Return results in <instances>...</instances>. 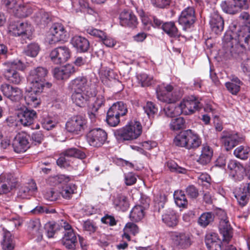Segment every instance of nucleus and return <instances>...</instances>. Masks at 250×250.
I'll use <instances>...</instances> for the list:
<instances>
[{
	"instance_id": "nucleus-62",
	"label": "nucleus",
	"mask_w": 250,
	"mask_h": 250,
	"mask_svg": "<svg viewBox=\"0 0 250 250\" xmlns=\"http://www.w3.org/2000/svg\"><path fill=\"white\" fill-rule=\"evenodd\" d=\"M42 127L49 130L55 127L54 122L49 118H43L41 121Z\"/></svg>"
},
{
	"instance_id": "nucleus-32",
	"label": "nucleus",
	"mask_w": 250,
	"mask_h": 250,
	"mask_svg": "<svg viewBox=\"0 0 250 250\" xmlns=\"http://www.w3.org/2000/svg\"><path fill=\"white\" fill-rule=\"evenodd\" d=\"M71 97L73 103L80 107L85 106L89 99L85 92H73Z\"/></svg>"
},
{
	"instance_id": "nucleus-14",
	"label": "nucleus",
	"mask_w": 250,
	"mask_h": 250,
	"mask_svg": "<svg viewBox=\"0 0 250 250\" xmlns=\"http://www.w3.org/2000/svg\"><path fill=\"white\" fill-rule=\"evenodd\" d=\"M18 117L23 125L29 126L33 123L37 115L35 110L23 106L19 111Z\"/></svg>"
},
{
	"instance_id": "nucleus-13",
	"label": "nucleus",
	"mask_w": 250,
	"mask_h": 250,
	"mask_svg": "<svg viewBox=\"0 0 250 250\" xmlns=\"http://www.w3.org/2000/svg\"><path fill=\"white\" fill-rule=\"evenodd\" d=\"M17 181L11 174H3L0 176V194H6L15 188Z\"/></svg>"
},
{
	"instance_id": "nucleus-7",
	"label": "nucleus",
	"mask_w": 250,
	"mask_h": 250,
	"mask_svg": "<svg viewBox=\"0 0 250 250\" xmlns=\"http://www.w3.org/2000/svg\"><path fill=\"white\" fill-rule=\"evenodd\" d=\"M107 137L106 132L100 128L90 130L86 135L88 143L94 147L102 146L106 140Z\"/></svg>"
},
{
	"instance_id": "nucleus-21",
	"label": "nucleus",
	"mask_w": 250,
	"mask_h": 250,
	"mask_svg": "<svg viewBox=\"0 0 250 250\" xmlns=\"http://www.w3.org/2000/svg\"><path fill=\"white\" fill-rule=\"evenodd\" d=\"M69 88L72 92H85L88 88L87 79L83 76L78 77L70 82Z\"/></svg>"
},
{
	"instance_id": "nucleus-63",
	"label": "nucleus",
	"mask_w": 250,
	"mask_h": 250,
	"mask_svg": "<svg viewBox=\"0 0 250 250\" xmlns=\"http://www.w3.org/2000/svg\"><path fill=\"white\" fill-rule=\"evenodd\" d=\"M125 231L135 235L139 232V229L136 224L133 223H128L125 226Z\"/></svg>"
},
{
	"instance_id": "nucleus-58",
	"label": "nucleus",
	"mask_w": 250,
	"mask_h": 250,
	"mask_svg": "<svg viewBox=\"0 0 250 250\" xmlns=\"http://www.w3.org/2000/svg\"><path fill=\"white\" fill-rule=\"evenodd\" d=\"M186 192L191 198L195 199L199 195L198 189L193 185L188 186L186 189Z\"/></svg>"
},
{
	"instance_id": "nucleus-47",
	"label": "nucleus",
	"mask_w": 250,
	"mask_h": 250,
	"mask_svg": "<svg viewBox=\"0 0 250 250\" xmlns=\"http://www.w3.org/2000/svg\"><path fill=\"white\" fill-rule=\"evenodd\" d=\"M106 121L110 126H116L120 123V116L109 109L107 112Z\"/></svg>"
},
{
	"instance_id": "nucleus-26",
	"label": "nucleus",
	"mask_w": 250,
	"mask_h": 250,
	"mask_svg": "<svg viewBox=\"0 0 250 250\" xmlns=\"http://www.w3.org/2000/svg\"><path fill=\"white\" fill-rule=\"evenodd\" d=\"M205 243L209 250H222V241L218 238L216 233L207 234L206 236Z\"/></svg>"
},
{
	"instance_id": "nucleus-60",
	"label": "nucleus",
	"mask_w": 250,
	"mask_h": 250,
	"mask_svg": "<svg viewBox=\"0 0 250 250\" xmlns=\"http://www.w3.org/2000/svg\"><path fill=\"white\" fill-rule=\"evenodd\" d=\"M69 158L64 156L63 153H62L60 155V157L57 161V165L61 167H68L70 165V161Z\"/></svg>"
},
{
	"instance_id": "nucleus-56",
	"label": "nucleus",
	"mask_w": 250,
	"mask_h": 250,
	"mask_svg": "<svg viewBox=\"0 0 250 250\" xmlns=\"http://www.w3.org/2000/svg\"><path fill=\"white\" fill-rule=\"evenodd\" d=\"M44 196L47 200L55 201L59 198V192L51 188L45 192Z\"/></svg>"
},
{
	"instance_id": "nucleus-51",
	"label": "nucleus",
	"mask_w": 250,
	"mask_h": 250,
	"mask_svg": "<svg viewBox=\"0 0 250 250\" xmlns=\"http://www.w3.org/2000/svg\"><path fill=\"white\" fill-rule=\"evenodd\" d=\"M145 112L147 114L149 118H153L154 115L157 113L158 109L154 104L151 102H148L144 106Z\"/></svg>"
},
{
	"instance_id": "nucleus-6",
	"label": "nucleus",
	"mask_w": 250,
	"mask_h": 250,
	"mask_svg": "<svg viewBox=\"0 0 250 250\" xmlns=\"http://www.w3.org/2000/svg\"><path fill=\"white\" fill-rule=\"evenodd\" d=\"M87 121L82 115L71 117L66 124V129L69 132L79 134L83 132L86 127Z\"/></svg>"
},
{
	"instance_id": "nucleus-29",
	"label": "nucleus",
	"mask_w": 250,
	"mask_h": 250,
	"mask_svg": "<svg viewBox=\"0 0 250 250\" xmlns=\"http://www.w3.org/2000/svg\"><path fill=\"white\" fill-rule=\"evenodd\" d=\"M148 204L144 206H135L131 210L130 213V219L135 222H138L142 220L145 215L144 210L148 207Z\"/></svg>"
},
{
	"instance_id": "nucleus-57",
	"label": "nucleus",
	"mask_w": 250,
	"mask_h": 250,
	"mask_svg": "<svg viewBox=\"0 0 250 250\" xmlns=\"http://www.w3.org/2000/svg\"><path fill=\"white\" fill-rule=\"evenodd\" d=\"M44 136L41 131H37L31 134V140L36 145L40 144L43 140Z\"/></svg>"
},
{
	"instance_id": "nucleus-16",
	"label": "nucleus",
	"mask_w": 250,
	"mask_h": 250,
	"mask_svg": "<svg viewBox=\"0 0 250 250\" xmlns=\"http://www.w3.org/2000/svg\"><path fill=\"white\" fill-rule=\"evenodd\" d=\"M228 168L230 170V174L235 181H241L244 179L246 168L236 160L229 161Z\"/></svg>"
},
{
	"instance_id": "nucleus-30",
	"label": "nucleus",
	"mask_w": 250,
	"mask_h": 250,
	"mask_svg": "<svg viewBox=\"0 0 250 250\" xmlns=\"http://www.w3.org/2000/svg\"><path fill=\"white\" fill-rule=\"evenodd\" d=\"M242 84L243 82L237 77L232 76L230 82L226 83L225 86L230 93L233 95H236L239 92L240 86Z\"/></svg>"
},
{
	"instance_id": "nucleus-17",
	"label": "nucleus",
	"mask_w": 250,
	"mask_h": 250,
	"mask_svg": "<svg viewBox=\"0 0 250 250\" xmlns=\"http://www.w3.org/2000/svg\"><path fill=\"white\" fill-rule=\"evenodd\" d=\"M222 143L226 147L227 151L235 146L243 139L240 138L237 133L231 134L230 132L223 131L221 137Z\"/></svg>"
},
{
	"instance_id": "nucleus-49",
	"label": "nucleus",
	"mask_w": 250,
	"mask_h": 250,
	"mask_svg": "<svg viewBox=\"0 0 250 250\" xmlns=\"http://www.w3.org/2000/svg\"><path fill=\"white\" fill-rule=\"evenodd\" d=\"M185 120L183 117L176 118L171 120L170 124V129L178 130L185 127Z\"/></svg>"
},
{
	"instance_id": "nucleus-37",
	"label": "nucleus",
	"mask_w": 250,
	"mask_h": 250,
	"mask_svg": "<svg viewBox=\"0 0 250 250\" xmlns=\"http://www.w3.org/2000/svg\"><path fill=\"white\" fill-rule=\"evenodd\" d=\"M162 220L167 226L171 227L176 226L178 223V216L173 211L163 215Z\"/></svg>"
},
{
	"instance_id": "nucleus-41",
	"label": "nucleus",
	"mask_w": 250,
	"mask_h": 250,
	"mask_svg": "<svg viewBox=\"0 0 250 250\" xmlns=\"http://www.w3.org/2000/svg\"><path fill=\"white\" fill-rule=\"evenodd\" d=\"M5 6L10 14H13L14 16H18L20 14L19 11L21 7V5L18 4L15 0H5ZM22 8H24V7H22Z\"/></svg>"
},
{
	"instance_id": "nucleus-12",
	"label": "nucleus",
	"mask_w": 250,
	"mask_h": 250,
	"mask_svg": "<svg viewBox=\"0 0 250 250\" xmlns=\"http://www.w3.org/2000/svg\"><path fill=\"white\" fill-rule=\"evenodd\" d=\"M0 89L3 95L12 102H19L22 98V92L17 87L4 83L1 84Z\"/></svg>"
},
{
	"instance_id": "nucleus-39",
	"label": "nucleus",
	"mask_w": 250,
	"mask_h": 250,
	"mask_svg": "<svg viewBox=\"0 0 250 250\" xmlns=\"http://www.w3.org/2000/svg\"><path fill=\"white\" fill-rule=\"evenodd\" d=\"M221 6L224 12L231 15L236 14L242 8L241 5H238L236 3L235 4H230L226 1H223L221 4Z\"/></svg>"
},
{
	"instance_id": "nucleus-52",
	"label": "nucleus",
	"mask_w": 250,
	"mask_h": 250,
	"mask_svg": "<svg viewBox=\"0 0 250 250\" xmlns=\"http://www.w3.org/2000/svg\"><path fill=\"white\" fill-rule=\"evenodd\" d=\"M138 80L143 87L150 86L153 83L152 77L145 73L138 75Z\"/></svg>"
},
{
	"instance_id": "nucleus-5",
	"label": "nucleus",
	"mask_w": 250,
	"mask_h": 250,
	"mask_svg": "<svg viewBox=\"0 0 250 250\" xmlns=\"http://www.w3.org/2000/svg\"><path fill=\"white\" fill-rule=\"evenodd\" d=\"M4 74L6 79L15 84L20 83L21 81V77L16 70L23 69V63L20 60H16L4 63Z\"/></svg>"
},
{
	"instance_id": "nucleus-34",
	"label": "nucleus",
	"mask_w": 250,
	"mask_h": 250,
	"mask_svg": "<svg viewBox=\"0 0 250 250\" xmlns=\"http://www.w3.org/2000/svg\"><path fill=\"white\" fill-rule=\"evenodd\" d=\"M209 23L212 31L216 34L220 33L224 29V21L222 17H211Z\"/></svg>"
},
{
	"instance_id": "nucleus-61",
	"label": "nucleus",
	"mask_w": 250,
	"mask_h": 250,
	"mask_svg": "<svg viewBox=\"0 0 250 250\" xmlns=\"http://www.w3.org/2000/svg\"><path fill=\"white\" fill-rule=\"evenodd\" d=\"M190 17H179V23L184 25L186 28H189L195 22V19L191 18V19H188Z\"/></svg>"
},
{
	"instance_id": "nucleus-11",
	"label": "nucleus",
	"mask_w": 250,
	"mask_h": 250,
	"mask_svg": "<svg viewBox=\"0 0 250 250\" xmlns=\"http://www.w3.org/2000/svg\"><path fill=\"white\" fill-rule=\"evenodd\" d=\"M180 105L183 114L190 115L201 108L203 104L197 98L191 96L184 100Z\"/></svg>"
},
{
	"instance_id": "nucleus-1",
	"label": "nucleus",
	"mask_w": 250,
	"mask_h": 250,
	"mask_svg": "<svg viewBox=\"0 0 250 250\" xmlns=\"http://www.w3.org/2000/svg\"><path fill=\"white\" fill-rule=\"evenodd\" d=\"M241 29L236 31L237 25L232 23L231 31L224 37L223 48L227 57L236 58L242 47L250 50V17H239Z\"/></svg>"
},
{
	"instance_id": "nucleus-42",
	"label": "nucleus",
	"mask_w": 250,
	"mask_h": 250,
	"mask_svg": "<svg viewBox=\"0 0 250 250\" xmlns=\"http://www.w3.org/2000/svg\"><path fill=\"white\" fill-rule=\"evenodd\" d=\"M173 195L175 204L177 206L185 208L187 206L188 200L183 191H176Z\"/></svg>"
},
{
	"instance_id": "nucleus-54",
	"label": "nucleus",
	"mask_w": 250,
	"mask_h": 250,
	"mask_svg": "<svg viewBox=\"0 0 250 250\" xmlns=\"http://www.w3.org/2000/svg\"><path fill=\"white\" fill-rule=\"evenodd\" d=\"M172 0H150L152 5L157 8L165 9L167 8Z\"/></svg>"
},
{
	"instance_id": "nucleus-24",
	"label": "nucleus",
	"mask_w": 250,
	"mask_h": 250,
	"mask_svg": "<svg viewBox=\"0 0 250 250\" xmlns=\"http://www.w3.org/2000/svg\"><path fill=\"white\" fill-rule=\"evenodd\" d=\"M213 156V149L208 145L205 144L202 146L201 153L197 162L203 166L208 165Z\"/></svg>"
},
{
	"instance_id": "nucleus-27",
	"label": "nucleus",
	"mask_w": 250,
	"mask_h": 250,
	"mask_svg": "<svg viewBox=\"0 0 250 250\" xmlns=\"http://www.w3.org/2000/svg\"><path fill=\"white\" fill-rule=\"evenodd\" d=\"M28 28L30 27L27 23L15 21H11L9 26V32L15 36H20Z\"/></svg>"
},
{
	"instance_id": "nucleus-2",
	"label": "nucleus",
	"mask_w": 250,
	"mask_h": 250,
	"mask_svg": "<svg viewBox=\"0 0 250 250\" xmlns=\"http://www.w3.org/2000/svg\"><path fill=\"white\" fill-rule=\"evenodd\" d=\"M48 72V70L46 68L41 66L31 70L28 80L31 83L30 88L32 92H42L45 86L47 88L51 87V83L45 82Z\"/></svg>"
},
{
	"instance_id": "nucleus-43",
	"label": "nucleus",
	"mask_w": 250,
	"mask_h": 250,
	"mask_svg": "<svg viewBox=\"0 0 250 250\" xmlns=\"http://www.w3.org/2000/svg\"><path fill=\"white\" fill-rule=\"evenodd\" d=\"M76 190V187L74 184H69L62 188L61 191L59 192V195L61 194L62 197L65 199H69Z\"/></svg>"
},
{
	"instance_id": "nucleus-46",
	"label": "nucleus",
	"mask_w": 250,
	"mask_h": 250,
	"mask_svg": "<svg viewBox=\"0 0 250 250\" xmlns=\"http://www.w3.org/2000/svg\"><path fill=\"white\" fill-rule=\"evenodd\" d=\"M162 29L169 36L174 37L177 35L178 29L173 22H167L162 25Z\"/></svg>"
},
{
	"instance_id": "nucleus-59",
	"label": "nucleus",
	"mask_w": 250,
	"mask_h": 250,
	"mask_svg": "<svg viewBox=\"0 0 250 250\" xmlns=\"http://www.w3.org/2000/svg\"><path fill=\"white\" fill-rule=\"evenodd\" d=\"M86 32L88 34L98 37L100 39L105 37V33L104 32L100 30L93 28V27H88L86 29Z\"/></svg>"
},
{
	"instance_id": "nucleus-50",
	"label": "nucleus",
	"mask_w": 250,
	"mask_h": 250,
	"mask_svg": "<svg viewBox=\"0 0 250 250\" xmlns=\"http://www.w3.org/2000/svg\"><path fill=\"white\" fill-rule=\"evenodd\" d=\"M120 24L122 26H135L137 21L136 17H119Z\"/></svg>"
},
{
	"instance_id": "nucleus-40",
	"label": "nucleus",
	"mask_w": 250,
	"mask_h": 250,
	"mask_svg": "<svg viewBox=\"0 0 250 250\" xmlns=\"http://www.w3.org/2000/svg\"><path fill=\"white\" fill-rule=\"evenodd\" d=\"M112 12L114 14H120V16H134L129 7L119 4L114 6Z\"/></svg>"
},
{
	"instance_id": "nucleus-55",
	"label": "nucleus",
	"mask_w": 250,
	"mask_h": 250,
	"mask_svg": "<svg viewBox=\"0 0 250 250\" xmlns=\"http://www.w3.org/2000/svg\"><path fill=\"white\" fill-rule=\"evenodd\" d=\"M59 225L56 223H48L45 224L44 229L48 238H52L58 229Z\"/></svg>"
},
{
	"instance_id": "nucleus-15",
	"label": "nucleus",
	"mask_w": 250,
	"mask_h": 250,
	"mask_svg": "<svg viewBox=\"0 0 250 250\" xmlns=\"http://www.w3.org/2000/svg\"><path fill=\"white\" fill-rule=\"evenodd\" d=\"M30 136L25 134H19L14 139L12 146L17 153L24 152L29 148L28 139Z\"/></svg>"
},
{
	"instance_id": "nucleus-38",
	"label": "nucleus",
	"mask_w": 250,
	"mask_h": 250,
	"mask_svg": "<svg viewBox=\"0 0 250 250\" xmlns=\"http://www.w3.org/2000/svg\"><path fill=\"white\" fill-rule=\"evenodd\" d=\"M214 218V214L210 212L203 213L198 219V223L200 226L205 228L213 222Z\"/></svg>"
},
{
	"instance_id": "nucleus-33",
	"label": "nucleus",
	"mask_w": 250,
	"mask_h": 250,
	"mask_svg": "<svg viewBox=\"0 0 250 250\" xmlns=\"http://www.w3.org/2000/svg\"><path fill=\"white\" fill-rule=\"evenodd\" d=\"M37 189L35 183L31 185L21 187L17 194V198L21 199H28L32 195V192Z\"/></svg>"
},
{
	"instance_id": "nucleus-64",
	"label": "nucleus",
	"mask_w": 250,
	"mask_h": 250,
	"mask_svg": "<svg viewBox=\"0 0 250 250\" xmlns=\"http://www.w3.org/2000/svg\"><path fill=\"white\" fill-rule=\"evenodd\" d=\"M40 93L41 92H33L32 91V89H31V91L29 92V95L25 97V99L29 102H32L34 104H38L40 103L38 94Z\"/></svg>"
},
{
	"instance_id": "nucleus-45",
	"label": "nucleus",
	"mask_w": 250,
	"mask_h": 250,
	"mask_svg": "<svg viewBox=\"0 0 250 250\" xmlns=\"http://www.w3.org/2000/svg\"><path fill=\"white\" fill-rule=\"evenodd\" d=\"M40 50V48L39 44L33 42L27 46L24 50V53L26 56L34 58L37 56Z\"/></svg>"
},
{
	"instance_id": "nucleus-8",
	"label": "nucleus",
	"mask_w": 250,
	"mask_h": 250,
	"mask_svg": "<svg viewBox=\"0 0 250 250\" xmlns=\"http://www.w3.org/2000/svg\"><path fill=\"white\" fill-rule=\"evenodd\" d=\"M156 94L158 99L164 103H173L178 99L171 85L159 86L156 89Z\"/></svg>"
},
{
	"instance_id": "nucleus-44",
	"label": "nucleus",
	"mask_w": 250,
	"mask_h": 250,
	"mask_svg": "<svg viewBox=\"0 0 250 250\" xmlns=\"http://www.w3.org/2000/svg\"><path fill=\"white\" fill-rule=\"evenodd\" d=\"M63 153L64 156H66L68 158L75 157L83 159L86 157V155L83 151L76 148L67 149L64 150Z\"/></svg>"
},
{
	"instance_id": "nucleus-10",
	"label": "nucleus",
	"mask_w": 250,
	"mask_h": 250,
	"mask_svg": "<svg viewBox=\"0 0 250 250\" xmlns=\"http://www.w3.org/2000/svg\"><path fill=\"white\" fill-rule=\"evenodd\" d=\"M51 37L49 43L54 44L60 41H65L68 38V35L64 26L61 23H56L50 28Z\"/></svg>"
},
{
	"instance_id": "nucleus-4",
	"label": "nucleus",
	"mask_w": 250,
	"mask_h": 250,
	"mask_svg": "<svg viewBox=\"0 0 250 250\" xmlns=\"http://www.w3.org/2000/svg\"><path fill=\"white\" fill-rule=\"evenodd\" d=\"M141 133L142 126L140 124L137 122L116 129L114 132L116 138L120 142L136 139Z\"/></svg>"
},
{
	"instance_id": "nucleus-9",
	"label": "nucleus",
	"mask_w": 250,
	"mask_h": 250,
	"mask_svg": "<svg viewBox=\"0 0 250 250\" xmlns=\"http://www.w3.org/2000/svg\"><path fill=\"white\" fill-rule=\"evenodd\" d=\"M70 56L71 51L69 48L65 46L57 47L50 53L51 60L57 64L65 62L70 58Z\"/></svg>"
},
{
	"instance_id": "nucleus-53",
	"label": "nucleus",
	"mask_w": 250,
	"mask_h": 250,
	"mask_svg": "<svg viewBox=\"0 0 250 250\" xmlns=\"http://www.w3.org/2000/svg\"><path fill=\"white\" fill-rule=\"evenodd\" d=\"M167 166L172 172L182 174H185L187 172L186 168L179 167L175 162L172 161H168L167 163Z\"/></svg>"
},
{
	"instance_id": "nucleus-28",
	"label": "nucleus",
	"mask_w": 250,
	"mask_h": 250,
	"mask_svg": "<svg viewBox=\"0 0 250 250\" xmlns=\"http://www.w3.org/2000/svg\"><path fill=\"white\" fill-rule=\"evenodd\" d=\"M3 231V240L1 242L3 250H14L15 246V242L10 232L4 228Z\"/></svg>"
},
{
	"instance_id": "nucleus-35",
	"label": "nucleus",
	"mask_w": 250,
	"mask_h": 250,
	"mask_svg": "<svg viewBox=\"0 0 250 250\" xmlns=\"http://www.w3.org/2000/svg\"><path fill=\"white\" fill-rule=\"evenodd\" d=\"M166 116L169 118L174 117L182 113L181 105L175 106L174 104H167L164 108Z\"/></svg>"
},
{
	"instance_id": "nucleus-31",
	"label": "nucleus",
	"mask_w": 250,
	"mask_h": 250,
	"mask_svg": "<svg viewBox=\"0 0 250 250\" xmlns=\"http://www.w3.org/2000/svg\"><path fill=\"white\" fill-rule=\"evenodd\" d=\"M113 204L117 209L123 211L126 210L129 206L127 197L122 194H118L114 197Z\"/></svg>"
},
{
	"instance_id": "nucleus-20",
	"label": "nucleus",
	"mask_w": 250,
	"mask_h": 250,
	"mask_svg": "<svg viewBox=\"0 0 250 250\" xmlns=\"http://www.w3.org/2000/svg\"><path fill=\"white\" fill-rule=\"evenodd\" d=\"M174 246L178 249H187L191 245V241L188 234L184 233H176L173 235Z\"/></svg>"
},
{
	"instance_id": "nucleus-3",
	"label": "nucleus",
	"mask_w": 250,
	"mask_h": 250,
	"mask_svg": "<svg viewBox=\"0 0 250 250\" xmlns=\"http://www.w3.org/2000/svg\"><path fill=\"white\" fill-rule=\"evenodd\" d=\"M201 143L200 137L190 129L180 132L173 140V144L175 146L188 149H196Z\"/></svg>"
},
{
	"instance_id": "nucleus-22",
	"label": "nucleus",
	"mask_w": 250,
	"mask_h": 250,
	"mask_svg": "<svg viewBox=\"0 0 250 250\" xmlns=\"http://www.w3.org/2000/svg\"><path fill=\"white\" fill-rule=\"evenodd\" d=\"M62 243L67 250H75L78 244L76 234L74 231L64 232Z\"/></svg>"
},
{
	"instance_id": "nucleus-19",
	"label": "nucleus",
	"mask_w": 250,
	"mask_h": 250,
	"mask_svg": "<svg viewBox=\"0 0 250 250\" xmlns=\"http://www.w3.org/2000/svg\"><path fill=\"white\" fill-rule=\"evenodd\" d=\"M76 71L74 66L67 64L61 68H55L53 70L54 77L58 80H65Z\"/></svg>"
},
{
	"instance_id": "nucleus-48",
	"label": "nucleus",
	"mask_w": 250,
	"mask_h": 250,
	"mask_svg": "<svg viewBox=\"0 0 250 250\" xmlns=\"http://www.w3.org/2000/svg\"><path fill=\"white\" fill-rule=\"evenodd\" d=\"M250 152V148L249 147L241 146L234 150V154L237 158L246 160L248 158Z\"/></svg>"
},
{
	"instance_id": "nucleus-36",
	"label": "nucleus",
	"mask_w": 250,
	"mask_h": 250,
	"mask_svg": "<svg viewBox=\"0 0 250 250\" xmlns=\"http://www.w3.org/2000/svg\"><path fill=\"white\" fill-rule=\"evenodd\" d=\"M109 109L120 116H125L127 112V105L123 102H118L113 104Z\"/></svg>"
},
{
	"instance_id": "nucleus-18",
	"label": "nucleus",
	"mask_w": 250,
	"mask_h": 250,
	"mask_svg": "<svg viewBox=\"0 0 250 250\" xmlns=\"http://www.w3.org/2000/svg\"><path fill=\"white\" fill-rule=\"evenodd\" d=\"M219 229L223 236L222 242H229L233 235V229L227 217L220 219Z\"/></svg>"
},
{
	"instance_id": "nucleus-25",
	"label": "nucleus",
	"mask_w": 250,
	"mask_h": 250,
	"mask_svg": "<svg viewBox=\"0 0 250 250\" xmlns=\"http://www.w3.org/2000/svg\"><path fill=\"white\" fill-rule=\"evenodd\" d=\"M71 42L77 51L81 52H85L89 48V41L85 38L80 36L73 37Z\"/></svg>"
},
{
	"instance_id": "nucleus-23",
	"label": "nucleus",
	"mask_w": 250,
	"mask_h": 250,
	"mask_svg": "<svg viewBox=\"0 0 250 250\" xmlns=\"http://www.w3.org/2000/svg\"><path fill=\"white\" fill-rule=\"evenodd\" d=\"M27 230L29 234L36 238L38 241L42 239L43 230L39 220L30 221Z\"/></svg>"
}]
</instances>
